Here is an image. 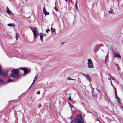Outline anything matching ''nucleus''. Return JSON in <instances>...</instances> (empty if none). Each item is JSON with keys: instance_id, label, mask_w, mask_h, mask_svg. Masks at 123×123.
Instances as JSON below:
<instances>
[{"instance_id": "obj_1", "label": "nucleus", "mask_w": 123, "mask_h": 123, "mask_svg": "<svg viewBox=\"0 0 123 123\" xmlns=\"http://www.w3.org/2000/svg\"><path fill=\"white\" fill-rule=\"evenodd\" d=\"M77 119L78 122L76 120L74 119L72 121L71 123H83V117L80 114L78 115L77 117Z\"/></svg>"}, {"instance_id": "obj_2", "label": "nucleus", "mask_w": 123, "mask_h": 123, "mask_svg": "<svg viewBox=\"0 0 123 123\" xmlns=\"http://www.w3.org/2000/svg\"><path fill=\"white\" fill-rule=\"evenodd\" d=\"M19 75L18 70L17 69L13 70L11 74V77L13 78H14L17 77Z\"/></svg>"}, {"instance_id": "obj_3", "label": "nucleus", "mask_w": 123, "mask_h": 123, "mask_svg": "<svg viewBox=\"0 0 123 123\" xmlns=\"http://www.w3.org/2000/svg\"><path fill=\"white\" fill-rule=\"evenodd\" d=\"M30 28L33 32L34 35V38L35 39L36 37L38 36V33L37 32V30L36 28H34V29L30 27Z\"/></svg>"}, {"instance_id": "obj_4", "label": "nucleus", "mask_w": 123, "mask_h": 123, "mask_svg": "<svg viewBox=\"0 0 123 123\" xmlns=\"http://www.w3.org/2000/svg\"><path fill=\"white\" fill-rule=\"evenodd\" d=\"M87 65L88 67L89 68H91L93 67V63L91 59H88Z\"/></svg>"}, {"instance_id": "obj_5", "label": "nucleus", "mask_w": 123, "mask_h": 123, "mask_svg": "<svg viewBox=\"0 0 123 123\" xmlns=\"http://www.w3.org/2000/svg\"><path fill=\"white\" fill-rule=\"evenodd\" d=\"M99 93L100 91L98 89H96L93 91H92V94L94 96L97 95L98 94H99Z\"/></svg>"}, {"instance_id": "obj_6", "label": "nucleus", "mask_w": 123, "mask_h": 123, "mask_svg": "<svg viewBox=\"0 0 123 123\" xmlns=\"http://www.w3.org/2000/svg\"><path fill=\"white\" fill-rule=\"evenodd\" d=\"M21 69L23 70L24 71V73L23 74V75H25L28 73V71L27 69L24 68H21Z\"/></svg>"}, {"instance_id": "obj_7", "label": "nucleus", "mask_w": 123, "mask_h": 123, "mask_svg": "<svg viewBox=\"0 0 123 123\" xmlns=\"http://www.w3.org/2000/svg\"><path fill=\"white\" fill-rule=\"evenodd\" d=\"M83 75L86 77L87 80H88L89 81H90L91 80V78L87 74L83 73Z\"/></svg>"}, {"instance_id": "obj_8", "label": "nucleus", "mask_w": 123, "mask_h": 123, "mask_svg": "<svg viewBox=\"0 0 123 123\" xmlns=\"http://www.w3.org/2000/svg\"><path fill=\"white\" fill-rule=\"evenodd\" d=\"M114 56L115 57L117 58H121V56L118 53H116L114 54Z\"/></svg>"}, {"instance_id": "obj_9", "label": "nucleus", "mask_w": 123, "mask_h": 123, "mask_svg": "<svg viewBox=\"0 0 123 123\" xmlns=\"http://www.w3.org/2000/svg\"><path fill=\"white\" fill-rule=\"evenodd\" d=\"M112 86L114 88V91H115V95L116 98H118L117 97V92H116V88L114 87V86L113 85H112Z\"/></svg>"}, {"instance_id": "obj_10", "label": "nucleus", "mask_w": 123, "mask_h": 123, "mask_svg": "<svg viewBox=\"0 0 123 123\" xmlns=\"http://www.w3.org/2000/svg\"><path fill=\"white\" fill-rule=\"evenodd\" d=\"M7 25L8 26L11 27H13L15 26V24L13 23H9Z\"/></svg>"}, {"instance_id": "obj_11", "label": "nucleus", "mask_w": 123, "mask_h": 123, "mask_svg": "<svg viewBox=\"0 0 123 123\" xmlns=\"http://www.w3.org/2000/svg\"><path fill=\"white\" fill-rule=\"evenodd\" d=\"M43 34L42 33H40L39 34V36L40 37V39L42 41H43Z\"/></svg>"}, {"instance_id": "obj_12", "label": "nucleus", "mask_w": 123, "mask_h": 123, "mask_svg": "<svg viewBox=\"0 0 123 123\" xmlns=\"http://www.w3.org/2000/svg\"><path fill=\"white\" fill-rule=\"evenodd\" d=\"M108 56L107 55L106 56L105 58V62L106 63H107L108 62Z\"/></svg>"}, {"instance_id": "obj_13", "label": "nucleus", "mask_w": 123, "mask_h": 123, "mask_svg": "<svg viewBox=\"0 0 123 123\" xmlns=\"http://www.w3.org/2000/svg\"><path fill=\"white\" fill-rule=\"evenodd\" d=\"M37 76H35V77L34 78V80H33V82L32 83V84H33L35 82L36 80H37Z\"/></svg>"}, {"instance_id": "obj_14", "label": "nucleus", "mask_w": 123, "mask_h": 123, "mask_svg": "<svg viewBox=\"0 0 123 123\" xmlns=\"http://www.w3.org/2000/svg\"><path fill=\"white\" fill-rule=\"evenodd\" d=\"M19 35L17 33H16V40H17L18 39V38H19Z\"/></svg>"}, {"instance_id": "obj_15", "label": "nucleus", "mask_w": 123, "mask_h": 123, "mask_svg": "<svg viewBox=\"0 0 123 123\" xmlns=\"http://www.w3.org/2000/svg\"><path fill=\"white\" fill-rule=\"evenodd\" d=\"M68 79L69 80H76L74 79H73L71 78L68 77Z\"/></svg>"}, {"instance_id": "obj_16", "label": "nucleus", "mask_w": 123, "mask_h": 123, "mask_svg": "<svg viewBox=\"0 0 123 123\" xmlns=\"http://www.w3.org/2000/svg\"><path fill=\"white\" fill-rule=\"evenodd\" d=\"M43 13H44L46 15H48V14H49V12L46 11L45 12H44Z\"/></svg>"}, {"instance_id": "obj_17", "label": "nucleus", "mask_w": 123, "mask_h": 123, "mask_svg": "<svg viewBox=\"0 0 123 123\" xmlns=\"http://www.w3.org/2000/svg\"><path fill=\"white\" fill-rule=\"evenodd\" d=\"M7 13L9 14L11 13V12L9 10H7Z\"/></svg>"}, {"instance_id": "obj_18", "label": "nucleus", "mask_w": 123, "mask_h": 123, "mask_svg": "<svg viewBox=\"0 0 123 123\" xmlns=\"http://www.w3.org/2000/svg\"><path fill=\"white\" fill-rule=\"evenodd\" d=\"M117 100V102L119 103H120V98H116Z\"/></svg>"}, {"instance_id": "obj_19", "label": "nucleus", "mask_w": 123, "mask_h": 123, "mask_svg": "<svg viewBox=\"0 0 123 123\" xmlns=\"http://www.w3.org/2000/svg\"><path fill=\"white\" fill-rule=\"evenodd\" d=\"M51 31L52 32H54L55 31V29H54L53 28H52V27H51Z\"/></svg>"}, {"instance_id": "obj_20", "label": "nucleus", "mask_w": 123, "mask_h": 123, "mask_svg": "<svg viewBox=\"0 0 123 123\" xmlns=\"http://www.w3.org/2000/svg\"><path fill=\"white\" fill-rule=\"evenodd\" d=\"M54 9L56 11H58V9H57L56 7L55 6V7L54 8Z\"/></svg>"}, {"instance_id": "obj_21", "label": "nucleus", "mask_w": 123, "mask_h": 123, "mask_svg": "<svg viewBox=\"0 0 123 123\" xmlns=\"http://www.w3.org/2000/svg\"><path fill=\"white\" fill-rule=\"evenodd\" d=\"M75 6V7H76V9L77 10H78V7L77 4V2H76V3Z\"/></svg>"}, {"instance_id": "obj_22", "label": "nucleus", "mask_w": 123, "mask_h": 123, "mask_svg": "<svg viewBox=\"0 0 123 123\" xmlns=\"http://www.w3.org/2000/svg\"><path fill=\"white\" fill-rule=\"evenodd\" d=\"M68 103L69 104L71 108L73 107V105H72L70 103Z\"/></svg>"}, {"instance_id": "obj_23", "label": "nucleus", "mask_w": 123, "mask_h": 123, "mask_svg": "<svg viewBox=\"0 0 123 123\" xmlns=\"http://www.w3.org/2000/svg\"><path fill=\"white\" fill-rule=\"evenodd\" d=\"M112 13V11L111 10H110V11H109V13L110 14H111Z\"/></svg>"}, {"instance_id": "obj_24", "label": "nucleus", "mask_w": 123, "mask_h": 123, "mask_svg": "<svg viewBox=\"0 0 123 123\" xmlns=\"http://www.w3.org/2000/svg\"><path fill=\"white\" fill-rule=\"evenodd\" d=\"M12 81V80L10 79H9L8 80V82H9Z\"/></svg>"}, {"instance_id": "obj_25", "label": "nucleus", "mask_w": 123, "mask_h": 123, "mask_svg": "<svg viewBox=\"0 0 123 123\" xmlns=\"http://www.w3.org/2000/svg\"><path fill=\"white\" fill-rule=\"evenodd\" d=\"M3 82V80L2 79L0 78V84H1Z\"/></svg>"}, {"instance_id": "obj_26", "label": "nucleus", "mask_w": 123, "mask_h": 123, "mask_svg": "<svg viewBox=\"0 0 123 123\" xmlns=\"http://www.w3.org/2000/svg\"><path fill=\"white\" fill-rule=\"evenodd\" d=\"M43 12H45V11H46L45 8V7H43Z\"/></svg>"}, {"instance_id": "obj_27", "label": "nucleus", "mask_w": 123, "mask_h": 123, "mask_svg": "<svg viewBox=\"0 0 123 123\" xmlns=\"http://www.w3.org/2000/svg\"><path fill=\"white\" fill-rule=\"evenodd\" d=\"M36 94H40V92L39 91H38L36 93Z\"/></svg>"}, {"instance_id": "obj_28", "label": "nucleus", "mask_w": 123, "mask_h": 123, "mask_svg": "<svg viewBox=\"0 0 123 123\" xmlns=\"http://www.w3.org/2000/svg\"><path fill=\"white\" fill-rule=\"evenodd\" d=\"M68 100H72V99H71V96H70L69 97V98H68Z\"/></svg>"}, {"instance_id": "obj_29", "label": "nucleus", "mask_w": 123, "mask_h": 123, "mask_svg": "<svg viewBox=\"0 0 123 123\" xmlns=\"http://www.w3.org/2000/svg\"><path fill=\"white\" fill-rule=\"evenodd\" d=\"M50 30L49 29H48L46 30V33H48L49 31Z\"/></svg>"}, {"instance_id": "obj_30", "label": "nucleus", "mask_w": 123, "mask_h": 123, "mask_svg": "<svg viewBox=\"0 0 123 123\" xmlns=\"http://www.w3.org/2000/svg\"><path fill=\"white\" fill-rule=\"evenodd\" d=\"M108 80H110V82H111V84L112 85H112H112V83L111 81V79H110V78H108Z\"/></svg>"}, {"instance_id": "obj_31", "label": "nucleus", "mask_w": 123, "mask_h": 123, "mask_svg": "<svg viewBox=\"0 0 123 123\" xmlns=\"http://www.w3.org/2000/svg\"><path fill=\"white\" fill-rule=\"evenodd\" d=\"M39 107H41V104H39Z\"/></svg>"}, {"instance_id": "obj_32", "label": "nucleus", "mask_w": 123, "mask_h": 123, "mask_svg": "<svg viewBox=\"0 0 123 123\" xmlns=\"http://www.w3.org/2000/svg\"><path fill=\"white\" fill-rule=\"evenodd\" d=\"M33 84H32L31 85V86H30V87H29V89H30V88L31 87V86H32V85Z\"/></svg>"}, {"instance_id": "obj_33", "label": "nucleus", "mask_w": 123, "mask_h": 123, "mask_svg": "<svg viewBox=\"0 0 123 123\" xmlns=\"http://www.w3.org/2000/svg\"><path fill=\"white\" fill-rule=\"evenodd\" d=\"M111 79L112 80H114V79L112 78H111Z\"/></svg>"}, {"instance_id": "obj_34", "label": "nucleus", "mask_w": 123, "mask_h": 123, "mask_svg": "<svg viewBox=\"0 0 123 123\" xmlns=\"http://www.w3.org/2000/svg\"><path fill=\"white\" fill-rule=\"evenodd\" d=\"M9 10V9L8 7H7V9H6V10Z\"/></svg>"}, {"instance_id": "obj_35", "label": "nucleus", "mask_w": 123, "mask_h": 123, "mask_svg": "<svg viewBox=\"0 0 123 123\" xmlns=\"http://www.w3.org/2000/svg\"><path fill=\"white\" fill-rule=\"evenodd\" d=\"M11 14H12V15H14L12 13H11Z\"/></svg>"}, {"instance_id": "obj_36", "label": "nucleus", "mask_w": 123, "mask_h": 123, "mask_svg": "<svg viewBox=\"0 0 123 123\" xmlns=\"http://www.w3.org/2000/svg\"><path fill=\"white\" fill-rule=\"evenodd\" d=\"M65 0V1L67 2V0Z\"/></svg>"}, {"instance_id": "obj_37", "label": "nucleus", "mask_w": 123, "mask_h": 123, "mask_svg": "<svg viewBox=\"0 0 123 123\" xmlns=\"http://www.w3.org/2000/svg\"><path fill=\"white\" fill-rule=\"evenodd\" d=\"M70 2H72V1H71Z\"/></svg>"}, {"instance_id": "obj_38", "label": "nucleus", "mask_w": 123, "mask_h": 123, "mask_svg": "<svg viewBox=\"0 0 123 123\" xmlns=\"http://www.w3.org/2000/svg\"><path fill=\"white\" fill-rule=\"evenodd\" d=\"M61 44H62V43H61Z\"/></svg>"}, {"instance_id": "obj_39", "label": "nucleus", "mask_w": 123, "mask_h": 123, "mask_svg": "<svg viewBox=\"0 0 123 123\" xmlns=\"http://www.w3.org/2000/svg\"><path fill=\"white\" fill-rule=\"evenodd\" d=\"M55 4H56V2H55Z\"/></svg>"}]
</instances>
